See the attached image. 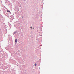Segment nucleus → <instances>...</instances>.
Instances as JSON below:
<instances>
[{
	"instance_id": "f257e3e1",
	"label": "nucleus",
	"mask_w": 74,
	"mask_h": 74,
	"mask_svg": "<svg viewBox=\"0 0 74 74\" xmlns=\"http://www.w3.org/2000/svg\"><path fill=\"white\" fill-rule=\"evenodd\" d=\"M7 12H10V13H11V12H10V11L9 10H7Z\"/></svg>"
},
{
	"instance_id": "f03ea898",
	"label": "nucleus",
	"mask_w": 74,
	"mask_h": 74,
	"mask_svg": "<svg viewBox=\"0 0 74 74\" xmlns=\"http://www.w3.org/2000/svg\"><path fill=\"white\" fill-rule=\"evenodd\" d=\"M17 39H15V42H17Z\"/></svg>"
},
{
	"instance_id": "7ed1b4c3",
	"label": "nucleus",
	"mask_w": 74,
	"mask_h": 74,
	"mask_svg": "<svg viewBox=\"0 0 74 74\" xmlns=\"http://www.w3.org/2000/svg\"><path fill=\"white\" fill-rule=\"evenodd\" d=\"M35 66H36V63H35Z\"/></svg>"
},
{
	"instance_id": "20e7f679",
	"label": "nucleus",
	"mask_w": 74,
	"mask_h": 74,
	"mask_svg": "<svg viewBox=\"0 0 74 74\" xmlns=\"http://www.w3.org/2000/svg\"><path fill=\"white\" fill-rule=\"evenodd\" d=\"M32 27H31V28L32 29Z\"/></svg>"
},
{
	"instance_id": "39448f33",
	"label": "nucleus",
	"mask_w": 74,
	"mask_h": 74,
	"mask_svg": "<svg viewBox=\"0 0 74 74\" xmlns=\"http://www.w3.org/2000/svg\"><path fill=\"white\" fill-rule=\"evenodd\" d=\"M21 44L22 43H21Z\"/></svg>"
}]
</instances>
